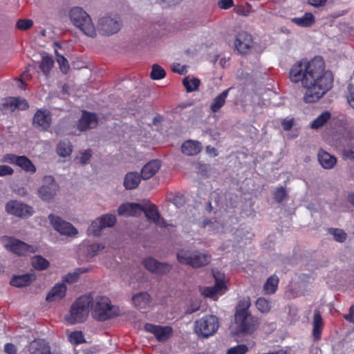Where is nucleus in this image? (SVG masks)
I'll return each mask as SVG.
<instances>
[{
	"mask_svg": "<svg viewBox=\"0 0 354 354\" xmlns=\"http://www.w3.org/2000/svg\"><path fill=\"white\" fill-rule=\"evenodd\" d=\"M289 78L293 83L301 82L306 88L304 100L307 103L320 99L331 88L333 82L332 73L325 71L324 62L320 57L295 62L290 69Z\"/></svg>",
	"mask_w": 354,
	"mask_h": 354,
	"instance_id": "f257e3e1",
	"label": "nucleus"
},
{
	"mask_svg": "<svg viewBox=\"0 0 354 354\" xmlns=\"http://www.w3.org/2000/svg\"><path fill=\"white\" fill-rule=\"evenodd\" d=\"M71 24L85 36L95 39L98 35L110 37L117 34L122 28V23L116 15H106L100 17L95 24L91 17L82 8L73 7L68 13Z\"/></svg>",
	"mask_w": 354,
	"mask_h": 354,
	"instance_id": "f03ea898",
	"label": "nucleus"
},
{
	"mask_svg": "<svg viewBox=\"0 0 354 354\" xmlns=\"http://www.w3.org/2000/svg\"><path fill=\"white\" fill-rule=\"evenodd\" d=\"M250 302L248 300H244L239 305L235 314L234 326L232 328V333L235 335L241 336L251 334L257 328V319L249 313L248 310Z\"/></svg>",
	"mask_w": 354,
	"mask_h": 354,
	"instance_id": "7ed1b4c3",
	"label": "nucleus"
},
{
	"mask_svg": "<svg viewBox=\"0 0 354 354\" xmlns=\"http://www.w3.org/2000/svg\"><path fill=\"white\" fill-rule=\"evenodd\" d=\"M90 308L93 317L99 321H105L120 315V308L112 305L110 299L102 295H88Z\"/></svg>",
	"mask_w": 354,
	"mask_h": 354,
	"instance_id": "20e7f679",
	"label": "nucleus"
},
{
	"mask_svg": "<svg viewBox=\"0 0 354 354\" xmlns=\"http://www.w3.org/2000/svg\"><path fill=\"white\" fill-rule=\"evenodd\" d=\"M90 308V296L80 297L71 306L68 314L65 315V320L69 324L80 323L86 320Z\"/></svg>",
	"mask_w": 354,
	"mask_h": 354,
	"instance_id": "39448f33",
	"label": "nucleus"
},
{
	"mask_svg": "<svg viewBox=\"0 0 354 354\" xmlns=\"http://www.w3.org/2000/svg\"><path fill=\"white\" fill-rule=\"evenodd\" d=\"M177 259L182 264L200 268L210 262L211 256L200 251L182 249L177 252Z\"/></svg>",
	"mask_w": 354,
	"mask_h": 354,
	"instance_id": "423d86ee",
	"label": "nucleus"
},
{
	"mask_svg": "<svg viewBox=\"0 0 354 354\" xmlns=\"http://www.w3.org/2000/svg\"><path fill=\"white\" fill-rule=\"evenodd\" d=\"M219 327V322L215 315H206L195 321L194 331L200 338L213 336Z\"/></svg>",
	"mask_w": 354,
	"mask_h": 354,
	"instance_id": "0eeeda50",
	"label": "nucleus"
},
{
	"mask_svg": "<svg viewBox=\"0 0 354 354\" xmlns=\"http://www.w3.org/2000/svg\"><path fill=\"white\" fill-rule=\"evenodd\" d=\"M3 243L6 249L19 256L35 253L37 251V246L28 245L12 237L3 238Z\"/></svg>",
	"mask_w": 354,
	"mask_h": 354,
	"instance_id": "6e6552de",
	"label": "nucleus"
},
{
	"mask_svg": "<svg viewBox=\"0 0 354 354\" xmlns=\"http://www.w3.org/2000/svg\"><path fill=\"white\" fill-rule=\"evenodd\" d=\"M59 186L52 176L46 175L42 179V185L38 189L40 198L45 201H52L57 194Z\"/></svg>",
	"mask_w": 354,
	"mask_h": 354,
	"instance_id": "1a4fd4ad",
	"label": "nucleus"
},
{
	"mask_svg": "<svg viewBox=\"0 0 354 354\" xmlns=\"http://www.w3.org/2000/svg\"><path fill=\"white\" fill-rule=\"evenodd\" d=\"M115 222L116 217L115 215L110 214H104L92 221L88 228V234L99 236L103 229L113 227Z\"/></svg>",
	"mask_w": 354,
	"mask_h": 354,
	"instance_id": "9d476101",
	"label": "nucleus"
},
{
	"mask_svg": "<svg viewBox=\"0 0 354 354\" xmlns=\"http://www.w3.org/2000/svg\"><path fill=\"white\" fill-rule=\"evenodd\" d=\"M48 218L53 228L59 234L68 236H74L77 234V230L72 224L63 221L60 217L50 214Z\"/></svg>",
	"mask_w": 354,
	"mask_h": 354,
	"instance_id": "9b49d317",
	"label": "nucleus"
},
{
	"mask_svg": "<svg viewBox=\"0 0 354 354\" xmlns=\"http://www.w3.org/2000/svg\"><path fill=\"white\" fill-rule=\"evenodd\" d=\"M6 209L8 213L21 218L29 217L34 213L31 206L17 201H10L7 203Z\"/></svg>",
	"mask_w": 354,
	"mask_h": 354,
	"instance_id": "f8f14e48",
	"label": "nucleus"
},
{
	"mask_svg": "<svg viewBox=\"0 0 354 354\" xmlns=\"http://www.w3.org/2000/svg\"><path fill=\"white\" fill-rule=\"evenodd\" d=\"M216 283L212 287H205L203 289L202 293L206 296L216 299L220 295L224 294L227 290V286L222 279V274L219 272L214 274Z\"/></svg>",
	"mask_w": 354,
	"mask_h": 354,
	"instance_id": "ddd939ff",
	"label": "nucleus"
},
{
	"mask_svg": "<svg viewBox=\"0 0 354 354\" xmlns=\"http://www.w3.org/2000/svg\"><path fill=\"white\" fill-rule=\"evenodd\" d=\"M145 268L156 274H164L170 272L172 266L167 263H162L153 257H148L142 261Z\"/></svg>",
	"mask_w": 354,
	"mask_h": 354,
	"instance_id": "4468645a",
	"label": "nucleus"
},
{
	"mask_svg": "<svg viewBox=\"0 0 354 354\" xmlns=\"http://www.w3.org/2000/svg\"><path fill=\"white\" fill-rule=\"evenodd\" d=\"M28 108V104L26 100L12 97L4 99L0 106L1 111L4 114L11 113L17 109L25 110Z\"/></svg>",
	"mask_w": 354,
	"mask_h": 354,
	"instance_id": "2eb2a0df",
	"label": "nucleus"
},
{
	"mask_svg": "<svg viewBox=\"0 0 354 354\" xmlns=\"http://www.w3.org/2000/svg\"><path fill=\"white\" fill-rule=\"evenodd\" d=\"M142 212L145 213L147 219L153 222L156 226L164 228L167 225L166 221L160 216L155 205L148 203L142 205Z\"/></svg>",
	"mask_w": 354,
	"mask_h": 354,
	"instance_id": "dca6fc26",
	"label": "nucleus"
},
{
	"mask_svg": "<svg viewBox=\"0 0 354 354\" xmlns=\"http://www.w3.org/2000/svg\"><path fill=\"white\" fill-rule=\"evenodd\" d=\"M145 328L147 332L154 335L160 342L167 340L172 335V328L170 326H162L152 324H146Z\"/></svg>",
	"mask_w": 354,
	"mask_h": 354,
	"instance_id": "f3484780",
	"label": "nucleus"
},
{
	"mask_svg": "<svg viewBox=\"0 0 354 354\" xmlns=\"http://www.w3.org/2000/svg\"><path fill=\"white\" fill-rule=\"evenodd\" d=\"M51 114L47 110H38L32 119V124L34 127L43 131H46L51 124Z\"/></svg>",
	"mask_w": 354,
	"mask_h": 354,
	"instance_id": "a211bd4d",
	"label": "nucleus"
},
{
	"mask_svg": "<svg viewBox=\"0 0 354 354\" xmlns=\"http://www.w3.org/2000/svg\"><path fill=\"white\" fill-rule=\"evenodd\" d=\"M253 41L252 36L246 32H240L237 34L234 45L237 50L245 54L248 53L252 47Z\"/></svg>",
	"mask_w": 354,
	"mask_h": 354,
	"instance_id": "6ab92c4d",
	"label": "nucleus"
},
{
	"mask_svg": "<svg viewBox=\"0 0 354 354\" xmlns=\"http://www.w3.org/2000/svg\"><path fill=\"white\" fill-rule=\"evenodd\" d=\"M119 215L124 216H137L142 213V205L136 203L122 204L118 209Z\"/></svg>",
	"mask_w": 354,
	"mask_h": 354,
	"instance_id": "aec40b11",
	"label": "nucleus"
},
{
	"mask_svg": "<svg viewBox=\"0 0 354 354\" xmlns=\"http://www.w3.org/2000/svg\"><path fill=\"white\" fill-rule=\"evenodd\" d=\"M67 288L64 283H56L48 292L46 300L48 302H55L62 300L66 293Z\"/></svg>",
	"mask_w": 354,
	"mask_h": 354,
	"instance_id": "412c9836",
	"label": "nucleus"
},
{
	"mask_svg": "<svg viewBox=\"0 0 354 354\" xmlns=\"http://www.w3.org/2000/svg\"><path fill=\"white\" fill-rule=\"evenodd\" d=\"M97 125V118L95 114L83 111L82 116L80 118L77 128L79 130L83 131L89 129L96 127Z\"/></svg>",
	"mask_w": 354,
	"mask_h": 354,
	"instance_id": "4be33fe9",
	"label": "nucleus"
},
{
	"mask_svg": "<svg viewBox=\"0 0 354 354\" xmlns=\"http://www.w3.org/2000/svg\"><path fill=\"white\" fill-rule=\"evenodd\" d=\"M29 354H53L49 344L42 339H35L30 343Z\"/></svg>",
	"mask_w": 354,
	"mask_h": 354,
	"instance_id": "5701e85b",
	"label": "nucleus"
},
{
	"mask_svg": "<svg viewBox=\"0 0 354 354\" xmlns=\"http://www.w3.org/2000/svg\"><path fill=\"white\" fill-rule=\"evenodd\" d=\"M133 304L138 309H146L151 304V297L147 292H138L132 296Z\"/></svg>",
	"mask_w": 354,
	"mask_h": 354,
	"instance_id": "b1692460",
	"label": "nucleus"
},
{
	"mask_svg": "<svg viewBox=\"0 0 354 354\" xmlns=\"http://www.w3.org/2000/svg\"><path fill=\"white\" fill-rule=\"evenodd\" d=\"M161 167V162L158 160H153L147 163L141 170V176L144 180H147L153 176Z\"/></svg>",
	"mask_w": 354,
	"mask_h": 354,
	"instance_id": "393cba45",
	"label": "nucleus"
},
{
	"mask_svg": "<svg viewBox=\"0 0 354 354\" xmlns=\"http://www.w3.org/2000/svg\"><path fill=\"white\" fill-rule=\"evenodd\" d=\"M141 178L142 176L138 172H128L124 177L123 185L126 189H134L140 183Z\"/></svg>",
	"mask_w": 354,
	"mask_h": 354,
	"instance_id": "a878e982",
	"label": "nucleus"
},
{
	"mask_svg": "<svg viewBox=\"0 0 354 354\" xmlns=\"http://www.w3.org/2000/svg\"><path fill=\"white\" fill-rule=\"evenodd\" d=\"M35 275L32 273H27L21 275L14 276L10 280V284L15 287H24L30 285L35 280Z\"/></svg>",
	"mask_w": 354,
	"mask_h": 354,
	"instance_id": "bb28decb",
	"label": "nucleus"
},
{
	"mask_svg": "<svg viewBox=\"0 0 354 354\" xmlns=\"http://www.w3.org/2000/svg\"><path fill=\"white\" fill-rule=\"evenodd\" d=\"M318 160L322 167L326 169H332L337 163L336 158L325 151L319 152Z\"/></svg>",
	"mask_w": 354,
	"mask_h": 354,
	"instance_id": "cd10ccee",
	"label": "nucleus"
},
{
	"mask_svg": "<svg viewBox=\"0 0 354 354\" xmlns=\"http://www.w3.org/2000/svg\"><path fill=\"white\" fill-rule=\"evenodd\" d=\"M181 149L185 155L195 156L201 151V145L197 141L187 140L182 145Z\"/></svg>",
	"mask_w": 354,
	"mask_h": 354,
	"instance_id": "c85d7f7f",
	"label": "nucleus"
},
{
	"mask_svg": "<svg viewBox=\"0 0 354 354\" xmlns=\"http://www.w3.org/2000/svg\"><path fill=\"white\" fill-rule=\"evenodd\" d=\"M342 149L343 158L345 160H354V139L352 136L348 135L345 140Z\"/></svg>",
	"mask_w": 354,
	"mask_h": 354,
	"instance_id": "c756f323",
	"label": "nucleus"
},
{
	"mask_svg": "<svg viewBox=\"0 0 354 354\" xmlns=\"http://www.w3.org/2000/svg\"><path fill=\"white\" fill-rule=\"evenodd\" d=\"M230 88L223 91L218 96H216L212 101L210 105V109L212 112L218 111L225 104V100L228 95Z\"/></svg>",
	"mask_w": 354,
	"mask_h": 354,
	"instance_id": "7c9ffc66",
	"label": "nucleus"
},
{
	"mask_svg": "<svg viewBox=\"0 0 354 354\" xmlns=\"http://www.w3.org/2000/svg\"><path fill=\"white\" fill-rule=\"evenodd\" d=\"M17 166L21 168L26 173L33 174L36 171V167L32 161L25 156H20Z\"/></svg>",
	"mask_w": 354,
	"mask_h": 354,
	"instance_id": "2f4dec72",
	"label": "nucleus"
},
{
	"mask_svg": "<svg viewBox=\"0 0 354 354\" xmlns=\"http://www.w3.org/2000/svg\"><path fill=\"white\" fill-rule=\"evenodd\" d=\"M292 21L297 25L301 27H309L315 22V17L310 12H306L302 17H295Z\"/></svg>",
	"mask_w": 354,
	"mask_h": 354,
	"instance_id": "473e14b6",
	"label": "nucleus"
},
{
	"mask_svg": "<svg viewBox=\"0 0 354 354\" xmlns=\"http://www.w3.org/2000/svg\"><path fill=\"white\" fill-rule=\"evenodd\" d=\"M87 271L88 270L86 268H77L74 271L64 275L62 278L63 282L68 283H75L79 279L80 276Z\"/></svg>",
	"mask_w": 354,
	"mask_h": 354,
	"instance_id": "72a5a7b5",
	"label": "nucleus"
},
{
	"mask_svg": "<svg viewBox=\"0 0 354 354\" xmlns=\"http://www.w3.org/2000/svg\"><path fill=\"white\" fill-rule=\"evenodd\" d=\"M54 66V60L46 53L42 54L39 68L42 73L47 75Z\"/></svg>",
	"mask_w": 354,
	"mask_h": 354,
	"instance_id": "f704fd0d",
	"label": "nucleus"
},
{
	"mask_svg": "<svg viewBox=\"0 0 354 354\" xmlns=\"http://www.w3.org/2000/svg\"><path fill=\"white\" fill-rule=\"evenodd\" d=\"M73 151L72 145L69 140H63L59 142L57 147V153L61 157L69 156Z\"/></svg>",
	"mask_w": 354,
	"mask_h": 354,
	"instance_id": "c9c22d12",
	"label": "nucleus"
},
{
	"mask_svg": "<svg viewBox=\"0 0 354 354\" xmlns=\"http://www.w3.org/2000/svg\"><path fill=\"white\" fill-rule=\"evenodd\" d=\"M278 283H279V279L277 276L272 275V276L270 277L267 279V281L263 286V290H264L266 294L274 293L277 288Z\"/></svg>",
	"mask_w": 354,
	"mask_h": 354,
	"instance_id": "e433bc0d",
	"label": "nucleus"
},
{
	"mask_svg": "<svg viewBox=\"0 0 354 354\" xmlns=\"http://www.w3.org/2000/svg\"><path fill=\"white\" fill-rule=\"evenodd\" d=\"M32 265L38 270H44L49 267L50 263L43 257L37 255L32 258Z\"/></svg>",
	"mask_w": 354,
	"mask_h": 354,
	"instance_id": "4c0bfd02",
	"label": "nucleus"
},
{
	"mask_svg": "<svg viewBox=\"0 0 354 354\" xmlns=\"http://www.w3.org/2000/svg\"><path fill=\"white\" fill-rule=\"evenodd\" d=\"M183 83L187 92H193L198 88L200 80L197 78L186 77L183 79Z\"/></svg>",
	"mask_w": 354,
	"mask_h": 354,
	"instance_id": "58836bf2",
	"label": "nucleus"
},
{
	"mask_svg": "<svg viewBox=\"0 0 354 354\" xmlns=\"http://www.w3.org/2000/svg\"><path fill=\"white\" fill-rule=\"evenodd\" d=\"M330 118V113L328 111L322 113L311 123V128L315 129H319L322 127Z\"/></svg>",
	"mask_w": 354,
	"mask_h": 354,
	"instance_id": "ea45409f",
	"label": "nucleus"
},
{
	"mask_svg": "<svg viewBox=\"0 0 354 354\" xmlns=\"http://www.w3.org/2000/svg\"><path fill=\"white\" fill-rule=\"evenodd\" d=\"M313 334L316 338L319 337L320 328L322 325V319L318 311H315L313 315Z\"/></svg>",
	"mask_w": 354,
	"mask_h": 354,
	"instance_id": "a19ab883",
	"label": "nucleus"
},
{
	"mask_svg": "<svg viewBox=\"0 0 354 354\" xmlns=\"http://www.w3.org/2000/svg\"><path fill=\"white\" fill-rule=\"evenodd\" d=\"M328 232L333 236L335 241L342 243L346 239V234L342 229L329 228Z\"/></svg>",
	"mask_w": 354,
	"mask_h": 354,
	"instance_id": "79ce46f5",
	"label": "nucleus"
},
{
	"mask_svg": "<svg viewBox=\"0 0 354 354\" xmlns=\"http://www.w3.org/2000/svg\"><path fill=\"white\" fill-rule=\"evenodd\" d=\"M165 71L159 65L153 64L150 73L152 80H158L165 77Z\"/></svg>",
	"mask_w": 354,
	"mask_h": 354,
	"instance_id": "37998d69",
	"label": "nucleus"
},
{
	"mask_svg": "<svg viewBox=\"0 0 354 354\" xmlns=\"http://www.w3.org/2000/svg\"><path fill=\"white\" fill-rule=\"evenodd\" d=\"M256 306L258 310L262 313H268L271 308L270 301L263 297L257 300Z\"/></svg>",
	"mask_w": 354,
	"mask_h": 354,
	"instance_id": "c03bdc74",
	"label": "nucleus"
},
{
	"mask_svg": "<svg viewBox=\"0 0 354 354\" xmlns=\"http://www.w3.org/2000/svg\"><path fill=\"white\" fill-rule=\"evenodd\" d=\"M56 56H57V62L59 66L60 70L62 73H66L68 71L69 66L67 59L59 55L57 50H55Z\"/></svg>",
	"mask_w": 354,
	"mask_h": 354,
	"instance_id": "a18cd8bd",
	"label": "nucleus"
},
{
	"mask_svg": "<svg viewBox=\"0 0 354 354\" xmlns=\"http://www.w3.org/2000/svg\"><path fill=\"white\" fill-rule=\"evenodd\" d=\"M248 347L245 344H239L227 349V354H245Z\"/></svg>",
	"mask_w": 354,
	"mask_h": 354,
	"instance_id": "49530a36",
	"label": "nucleus"
},
{
	"mask_svg": "<svg viewBox=\"0 0 354 354\" xmlns=\"http://www.w3.org/2000/svg\"><path fill=\"white\" fill-rule=\"evenodd\" d=\"M104 248V245L102 243H93L88 247L87 252L91 257H95Z\"/></svg>",
	"mask_w": 354,
	"mask_h": 354,
	"instance_id": "de8ad7c7",
	"label": "nucleus"
},
{
	"mask_svg": "<svg viewBox=\"0 0 354 354\" xmlns=\"http://www.w3.org/2000/svg\"><path fill=\"white\" fill-rule=\"evenodd\" d=\"M91 156V151L86 150L80 153V154L76 157V160L82 165H86L88 163Z\"/></svg>",
	"mask_w": 354,
	"mask_h": 354,
	"instance_id": "09e8293b",
	"label": "nucleus"
},
{
	"mask_svg": "<svg viewBox=\"0 0 354 354\" xmlns=\"http://www.w3.org/2000/svg\"><path fill=\"white\" fill-rule=\"evenodd\" d=\"M69 341L75 344H78L84 342L82 333L81 331L72 332L68 337Z\"/></svg>",
	"mask_w": 354,
	"mask_h": 354,
	"instance_id": "8fccbe9b",
	"label": "nucleus"
},
{
	"mask_svg": "<svg viewBox=\"0 0 354 354\" xmlns=\"http://www.w3.org/2000/svg\"><path fill=\"white\" fill-rule=\"evenodd\" d=\"M33 25V21L31 19H19L17 22V26L19 29L26 30L32 27Z\"/></svg>",
	"mask_w": 354,
	"mask_h": 354,
	"instance_id": "3c124183",
	"label": "nucleus"
},
{
	"mask_svg": "<svg viewBox=\"0 0 354 354\" xmlns=\"http://www.w3.org/2000/svg\"><path fill=\"white\" fill-rule=\"evenodd\" d=\"M19 156L11 153L6 154L2 158L1 162L17 165Z\"/></svg>",
	"mask_w": 354,
	"mask_h": 354,
	"instance_id": "603ef678",
	"label": "nucleus"
},
{
	"mask_svg": "<svg viewBox=\"0 0 354 354\" xmlns=\"http://www.w3.org/2000/svg\"><path fill=\"white\" fill-rule=\"evenodd\" d=\"M201 225L203 227L208 228L209 230L214 231L218 225V223L216 220L212 221L205 218L203 221Z\"/></svg>",
	"mask_w": 354,
	"mask_h": 354,
	"instance_id": "864d4df0",
	"label": "nucleus"
},
{
	"mask_svg": "<svg viewBox=\"0 0 354 354\" xmlns=\"http://www.w3.org/2000/svg\"><path fill=\"white\" fill-rule=\"evenodd\" d=\"M286 196V189L283 187L277 189L274 193V198L279 203L281 202Z\"/></svg>",
	"mask_w": 354,
	"mask_h": 354,
	"instance_id": "5fc2aeb1",
	"label": "nucleus"
},
{
	"mask_svg": "<svg viewBox=\"0 0 354 354\" xmlns=\"http://www.w3.org/2000/svg\"><path fill=\"white\" fill-rule=\"evenodd\" d=\"M14 170L8 165H0V176L12 175Z\"/></svg>",
	"mask_w": 354,
	"mask_h": 354,
	"instance_id": "6e6d98bb",
	"label": "nucleus"
},
{
	"mask_svg": "<svg viewBox=\"0 0 354 354\" xmlns=\"http://www.w3.org/2000/svg\"><path fill=\"white\" fill-rule=\"evenodd\" d=\"M347 102L348 104L354 109V87H348V93L347 95Z\"/></svg>",
	"mask_w": 354,
	"mask_h": 354,
	"instance_id": "4d7b16f0",
	"label": "nucleus"
},
{
	"mask_svg": "<svg viewBox=\"0 0 354 354\" xmlns=\"http://www.w3.org/2000/svg\"><path fill=\"white\" fill-rule=\"evenodd\" d=\"M281 124L285 131H288L292 127L293 119L286 118L281 121Z\"/></svg>",
	"mask_w": 354,
	"mask_h": 354,
	"instance_id": "13d9d810",
	"label": "nucleus"
},
{
	"mask_svg": "<svg viewBox=\"0 0 354 354\" xmlns=\"http://www.w3.org/2000/svg\"><path fill=\"white\" fill-rule=\"evenodd\" d=\"M218 6L221 9H228L233 6L232 0H219Z\"/></svg>",
	"mask_w": 354,
	"mask_h": 354,
	"instance_id": "bf43d9fd",
	"label": "nucleus"
},
{
	"mask_svg": "<svg viewBox=\"0 0 354 354\" xmlns=\"http://www.w3.org/2000/svg\"><path fill=\"white\" fill-rule=\"evenodd\" d=\"M4 351L7 354H17L16 346L10 343L6 344L4 346Z\"/></svg>",
	"mask_w": 354,
	"mask_h": 354,
	"instance_id": "052dcab7",
	"label": "nucleus"
},
{
	"mask_svg": "<svg viewBox=\"0 0 354 354\" xmlns=\"http://www.w3.org/2000/svg\"><path fill=\"white\" fill-rule=\"evenodd\" d=\"M172 70L174 72L178 73L179 74H183L185 72V67L180 65V64H174Z\"/></svg>",
	"mask_w": 354,
	"mask_h": 354,
	"instance_id": "680f3d73",
	"label": "nucleus"
},
{
	"mask_svg": "<svg viewBox=\"0 0 354 354\" xmlns=\"http://www.w3.org/2000/svg\"><path fill=\"white\" fill-rule=\"evenodd\" d=\"M327 0H308L310 5L315 7H321L326 4Z\"/></svg>",
	"mask_w": 354,
	"mask_h": 354,
	"instance_id": "e2e57ef3",
	"label": "nucleus"
},
{
	"mask_svg": "<svg viewBox=\"0 0 354 354\" xmlns=\"http://www.w3.org/2000/svg\"><path fill=\"white\" fill-rule=\"evenodd\" d=\"M199 308H200L199 304H192L187 307V308L186 310V313L188 314H192L193 313L198 311L199 310Z\"/></svg>",
	"mask_w": 354,
	"mask_h": 354,
	"instance_id": "0e129e2a",
	"label": "nucleus"
},
{
	"mask_svg": "<svg viewBox=\"0 0 354 354\" xmlns=\"http://www.w3.org/2000/svg\"><path fill=\"white\" fill-rule=\"evenodd\" d=\"M344 318L354 324V306L350 308V313L348 315H344Z\"/></svg>",
	"mask_w": 354,
	"mask_h": 354,
	"instance_id": "69168bd1",
	"label": "nucleus"
},
{
	"mask_svg": "<svg viewBox=\"0 0 354 354\" xmlns=\"http://www.w3.org/2000/svg\"><path fill=\"white\" fill-rule=\"evenodd\" d=\"M158 1L161 3H167L168 5H174L177 3L180 2L182 0H158Z\"/></svg>",
	"mask_w": 354,
	"mask_h": 354,
	"instance_id": "338daca9",
	"label": "nucleus"
},
{
	"mask_svg": "<svg viewBox=\"0 0 354 354\" xmlns=\"http://www.w3.org/2000/svg\"><path fill=\"white\" fill-rule=\"evenodd\" d=\"M206 150H207V153L213 154L214 156H216V154L215 153L216 149L214 147H211L208 146L207 147Z\"/></svg>",
	"mask_w": 354,
	"mask_h": 354,
	"instance_id": "774afa93",
	"label": "nucleus"
}]
</instances>
